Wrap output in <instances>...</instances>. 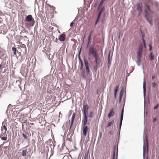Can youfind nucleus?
Segmentation results:
<instances>
[{
    "instance_id": "f257e3e1",
    "label": "nucleus",
    "mask_w": 159,
    "mask_h": 159,
    "mask_svg": "<svg viewBox=\"0 0 159 159\" xmlns=\"http://www.w3.org/2000/svg\"><path fill=\"white\" fill-rule=\"evenodd\" d=\"M91 55L94 57L98 55L97 50L93 46H91L89 48L88 52V56L90 57Z\"/></svg>"
},
{
    "instance_id": "f03ea898",
    "label": "nucleus",
    "mask_w": 159,
    "mask_h": 159,
    "mask_svg": "<svg viewBox=\"0 0 159 159\" xmlns=\"http://www.w3.org/2000/svg\"><path fill=\"white\" fill-rule=\"evenodd\" d=\"M144 17L146 19L147 21L149 23L150 25L151 26H152L153 25V17L149 14L148 11L146 10L145 11Z\"/></svg>"
},
{
    "instance_id": "7ed1b4c3",
    "label": "nucleus",
    "mask_w": 159,
    "mask_h": 159,
    "mask_svg": "<svg viewBox=\"0 0 159 159\" xmlns=\"http://www.w3.org/2000/svg\"><path fill=\"white\" fill-rule=\"evenodd\" d=\"M83 112L84 115L83 120H88L87 114H88V110L89 107L87 105L84 104L83 106Z\"/></svg>"
},
{
    "instance_id": "20e7f679",
    "label": "nucleus",
    "mask_w": 159,
    "mask_h": 159,
    "mask_svg": "<svg viewBox=\"0 0 159 159\" xmlns=\"http://www.w3.org/2000/svg\"><path fill=\"white\" fill-rule=\"evenodd\" d=\"M25 20L27 22H31V26H33L34 25V21L31 15H29L27 16L26 17Z\"/></svg>"
},
{
    "instance_id": "39448f33",
    "label": "nucleus",
    "mask_w": 159,
    "mask_h": 159,
    "mask_svg": "<svg viewBox=\"0 0 159 159\" xmlns=\"http://www.w3.org/2000/svg\"><path fill=\"white\" fill-rule=\"evenodd\" d=\"M143 45L141 44L139 46L138 51L137 52V58H141L142 56L143 52Z\"/></svg>"
},
{
    "instance_id": "423d86ee",
    "label": "nucleus",
    "mask_w": 159,
    "mask_h": 159,
    "mask_svg": "<svg viewBox=\"0 0 159 159\" xmlns=\"http://www.w3.org/2000/svg\"><path fill=\"white\" fill-rule=\"evenodd\" d=\"M85 65V70L86 72L88 75H89L90 74V71L89 68V64L88 61L86 58L84 59Z\"/></svg>"
},
{
    "instance_id": "0eeeda50",
    "label": "nucleus",
    "mask_w": 159,
    "mask_h": 159,
    "mask_svg": "<svg viewBox=\"0 0 159 159\" xmlns=\"http://www.w3.org/2000/svg\"><path fill=\"white\" fill-rule=\"evenodd\" d=\"M88 120H83V133L84 136H86L87 135V133L88 131V127L86 126Z\"/></svg>"
},
{
    "instance_id": "6e6552de",
    "label": "nucleus",
    "mask_w": 159,
    "mask_h": 159,
    "mask_svg": "<svg viewBox=\"0 0 159 159\" xmlns=\"http://www.w3.org/2000/svg\"><path fill=\"white\" fill-rule=\"evenodd\" d=\"M146 139V143L145 144V142L144 141V145L143 146V155H144V154L146 150H147V152H148V141L147 139V136L145 137Z\"/></svg>"
},
{
    "instance_id": "1a4fd4ad",
    "label": "nucleus",
    "mask_w": 159,
    "mask_h": 159,
    "mask_svg": "<svg viewBox=\"0 0 159 159\" xmlns=\"http://www.w3.org/2000/svg\"><path fill=\"white\" fill-rule=\"evenodd\" d=\"M136 10L138 11H142L143 5L141 2L138 3L137 5Z\"/></svg>"
},
{
    "instance_id": "9d476101",
    "label": "nucleus",
    "mask_w": 159,
    "mask_h": 159,
    "mask_svg": "<svg viewBox=\"0 0 159 159\" xmlns=\"http://www.w3.org/2000/svg\"><path fill=\"white\" fill-rule=\"evenodd\" d=\"M96 65H99L101 60L99 57V55L94 57Z\"/></svg>"
},
{
    "instance_id": "9b49d317",
    "label": "nucleus",
    "mask_w": 159,
    "mask_h": 159,
    "mask_svg": "<svg viewBox=\"0 0 159 159\" xmlns=\"http://www.w3.org/2000/svg\"><path fill=\"white\" fill-rule=\"evenodd\" d=\"M75 113H73V114L72 115V117H71V124H70V125L69 128V129H71V128L72 127V126L73 125V123L74 122V119L75 118Z\"/></svg>"
},
{
    "instance_id": "f8f14e48",
    "label": "nucleus",
    "mask_w": 159,
    "mask_h": 159,
    "mask_svg": "<svg viewBox=\"0 0 159 159\" xmlns=\"http://www.w3.org/2000/svg\"><path fill=\"white\" fill-rule=\"evenodd\" d=\"M66 35L62 34L60 35L59 39L60 41H64L65 40Z\"/></svg>"
},
{
    "instance_id": "ddd939ff",
    "label": "nucleus",
    "mask_w": 159,
    "mask_h": 159,
    "mask_svg": "<svg viewBox=\"0 0 159 159\" xmlns=\"http://www.w3.org/2000/svg\"><path fill=\"white\" fill-rule=\"evenodd\" d=\"M114 114V112L113 110V109H111L110 111L109 112L108 114V116L109 118H110L111 117L113 116Z\"/></svg>"
},
{
    "instance_id": "4468645a",
    "label": "nucleus",
    "mask_w": 159,
    "mask_h": 159,
    "mask_svg": "<svg viewBox=\"0 0 159 159\" xmlns=\"http://www.w3.org/2000/svg\"><path fill=\"white\" fill-rule=\"evenodd\" d=\"M110 52H109L108 54V63L107 65H108V68H109L111 64V61L110 60Z\"/></svg>"
},
{
    "instance_id": "2eb2a0df",
    "label": "nucleus",
    "mask_w": 159,
    "mask_h": 159,
    "mask_svg": "<svg viewBox=\"0 0 159 159\" xmlns=\"http://www.w3.org/2000/svg\"><path fill=\"white\" fill-rule=\"evenodd\" d=\"M143 93L144 97L146 93V86L145 82L144 81L143 83Z\"/></svg>"
},
{
    "instance_id": "dca6fc26",
    "label": "nucleus",
    "mask_w": 159,
    "mask_h": 159,
    "mask_svg": "<svg viewBox=\"0 0 159 159\" xmlns=\"http://www.w3.org/2000/svg\"><path fill=\"white\" fill-rule=\"evenodd\" d=\"M32 97H28L27 98V100L26 101H25L26 103H28L32 102V100L31 99V98H32Z\"/></svg>"
},
{
    "instance_id": "f3484780",
    "label": "nucleus",
    "mask_w": 159,
    "mask_h": 159,
    "mask_svg": "<svg viewBox=\"0 0 159 159\" xmlns=\"http://www.w3.org/2000/svg\"><path fill=\"white\" fill-rule=\"evenodd\" d=\"M124 88H122L120 92L119 97L122 98V96L124 93Z\"/></svg>"
},
{
    "instance_id": "a211bd4d",
    "label": "nucleus",
    "mask_w": 159,
    "mask_h": 159,
    "mask_svg": "<svg viewBox=\"0 0 159 159\" xmlns=\"http://www.w3.org/2000/svg\"><path fill=\"white\" fill-rule=\"evenodd\" d=\"M27 152V149H26L25 150H23L22 152V156H26Z\"/></svg>"
},
{
    "instance_id": "6ab92c4d",
    "label": "nucleus",
    "mask_w": 159,
    "mask_h": 159,
    "mask_svg": "<svg viewBox=\"0 0 159 159\" xmlns=\"http://www.w3.org/2000/svg\"><path fill=\"white\" fill-rule=\"evenodd\" d=\"M137 61H136V63L137 65L139 66H140L141 62V58H137Z\"/></svg>"
},
{
    "instance_id": "aec40b11",
    "label": "nucleus",
    "mask_w": 159,
    "mask_h": 159,
    "mask_svg": "<svg viewBox=\"0 0 159 159\" xmlns=\"http://www.w3.org/2000/svg\"><path fill=\"white\" fill-rule=\"evenodd\" d=\"M12 50L14 54L16 56V52L17 51L16 48L15 47H12Z\"/></svg>"
},
{
    "instance_id": "412c9836",
    "label": "nucleus",
    "mask_w": 159,
    "mask_h": 159,
    "mask_svg": "<svg viewBox=\"0 0 159 159\" xmlns=\"http://www.w3.org/2000/svg\"><path fill=\"white\" fill-rule=\"evenodd\" d=\"M55 143L53 142H52V144H50V147L51 149L52 148L53 149L54 147H55Z\"/></svg>"
},
{
    "instance_id": "4be33fe9",
    "label": "nucleus",
    "mask_w": 159,
    "mask_h": 159,
    "mask_svg": "<svg viewBox=\"0 0 159 159\" xmlns=\"http://www.w3.org/2000/svg\"><path fill=\"white\" fill-rule=\"evenodd\" d=\"M150 60L151 61H152L154 59V57L152 55V53H151L149 55Z\"/></svg>"
},
{
    "instance_id": "5701e85b",
    "label": "nucleus",
    "mask_w": 159,
    "mask_h": 159,
    "mask_svg": "<svg viewBox=\"0 0 159 159\" xmlns=\"http://www.w3.org/2000/svg\"><path fill=\"white\" fill-rule=\"evenodd\" d=\"M102 10H100L98 15L97 18L100 19V16L101 15L102 11Z\"/></svg>"
},
{
    "instance_id": "b1692460",
    "label": "nucleus",
    "mask_w": 159,
    "mask_h": 159,
    "mask_svg": "<svg viewBox=\"0 0 159 159\" xmlns=\"http://www.w3.org/2000/svg\"><path fill=\"white\" fill-rule=\"evenodd\" d=\"M119 88V85H117L116 87V88L115 89H114V93H117L118 90V89Z\"/></svg>"
},
{
    "instance_id": "393cba45",
    "label": "nucleus",
    "mask_w": 159,
    "mask_h": 159,
    "mask_svg": "<svg viewBox=\"0 0 159 159\" xmlns=\"http://www.w3.org/2000/svg\"><path fill=\"white\" fill-rule=\"evenodd\" d=\"M113 121H111L110 122L107 124V127H108L111 125H113Z\"/></svg>"
},
{
    "instance_id": "a878e982",
    "label": "nucleus",
    "mask_w": 159,
    "mask_h": 159,
    "mask_svg": "<svg viewBox=\"0 0 159 159\" xmlns=\"http://www.w3.org/2000/svg\"><path fill=\"white\" fill-rule=\"evenodd\" d=\"M122 121H120V124H119V135H120V129H121V125H122Z\"/></svg>"
},
{
    "instance_id": "bb28decb",
    "label": "nucleus",
    "mask_w": 159,
    "mask_h": 159,
    "mask_svg": "<svg viewBox=\"0 0 159 159\" xmlns=\"http://www.w3.org/2000/svg\"><path fill=\"white\" fill-rule=\"evenodd\" d=\"M81 48H80V51H79V61H80V63L82 62H83L82 60H81V59L80 57V51H81Z\"/></svg>"
},
{
    "instance_id": "cd10ccee",
    "label": "nucleus",
    "mask_w": 159,
    "mask_h": 159,
    "mask_svg": "<svg viewBox=\"0 0 159 159\" xmlns=\"http://www.w3.org/2000/svg\"><path fill=\"white\" fill-rule=\"evenodd\" d=\"M99 65H96L95 64V65L94 66L93 68V69L94 70H95V72H96V71H97V68H98L99 67Z\"/></svg>"
},
{
    "instance_id": "c85d7f7f",
    "label": "nucleus",
    "mask_w": 159,
    "mask_h": 159,
    "mask_svg": "<svg viewBox=\"0 0 159 159\" xmlns=\"http://www.w3.org/2000/svg\"><path fill=\"white\" fill-rule=\"evenodd\" d=\"M92 32H93L92 31H91L90 32V33H89V36L88 37V40H90V39L91 37V34H92Z\"/></svg>"
},
{
    "instance_id": "c756f323",
    "label": "nucleus",
    "mask_w": 159,
    "mask_h": 159,
    "mask_svg": "<svg viewBox=\"0 0 159 159\" xmlns=\"http://www.w3.org/2000/svg\"><path fill=\"white\" fill-rule=\"evenodd\" d=\"M123 113H121V115H120V121H122L123 119Z\"/></svg>"
},
{
    "instance_id": "7c9ffc66",
    "label": "nucleus",
    "mask_w": 159,
    "mask_h": 159,
    "mask_svg": "<svg viewBox=\"0 0 159 159\" xmlns=\"http://www.w3.org/2000/svg\"><path fill=\"white\" fill-rule=\"evenodd\" d=\"M115 147L113 150V153L112 155V158H115Z\"/></svg>"
},
{
    "instance_id": "2f4dec72",
    "label": "nucleus",
    "mask_w": 159,
    "mask_h": 159,
    "mask_svg": "<svg viewBox=\"0 0 159 159\" xmlns=\"http://www.w3.org/2000/svg\"><path fill=\"white\" fill-rule=\"evenodd\" d=\"M82 76L84 79H86V76L85 74H82Z\"/></svg>"
},
{
    "instance_id": "473e14b6",
    "label": "nucleus",
    "mask_w": 159,
    "mask_h": 159,
    "mask_svg": "<svg viewBox=\"0 0 159 159\" xmlns=\"http://www.w3.org/2000/svg\"><path fill=\"white\" fill-rule=\"evenodd\" d=\"M82 76L84 79H86V76L85 74H82Z\"/></svg>"
},
{
    "instance_id": "72a5a7b5",
    "label": "nucleus",
    "mask_w": 159,
    "mask_h": 159,
    "mask_svg": "<svg viewBox=\"0 0 159 159\" xmlns=\"http://www.w3.org/2000/svg\"><path fill=\"white\" fill-rule=\"evenodd\" d=\"M85 74V70L84 69H83L81 72V74Z\"/></svg>"
},
{
    "instance_id": "f704fd0d",
    "label": "nucleus",
    "mask_w": 159,
    "mask_h": 159,
    "mask_svg": "<svg viewBox=\"0 0 159 159\" xmlns=\"http://www.w3.org/2000/svg\"><path fill=\"white\" fill-rule=\"evenodd\" d=\"M80 64H81V66H80V69L81 70L82 69L83 67V62H82L80 63Z\"/></svg>"
},
{
    "instance_id": "c9c22d12",
    "label": "nucleus",
    "mask_w": 159,
    "mask_h": 159,
    "mask_svg": "<svg viewBox=\"0 0 159 159\" xmlns=\"http://www.w3.org/2000/svg\"><path fill=\"white\" fill-rule=\"evenodd\" d=\"M1 139L2 140H6L7 139V137H2L1 138Z\"/></svg>"
},
{
    "instance_id": "e433bc0d",
    "label": "nucleus",
    "mask_w": 159,
    "mask_h": 159,
    "mask_svg": "<svg viewBox=\"0 0 159 159\" xmlns=\"http://www.w3.org/2000/svg\"><path fill=\"white\" fill-rule=\"evenodd\" d=\"M22 135H23V137H24V138L25 139H27L28 138H27V136L25 134H23Z\"/></svg>"
},
{
    "instance_id": "4c0bfd02",
    "label": "nucleus",
    "mask_w": 159,
    "mask_h": 159,
    "mask_svg": "<svg viewBox=\"0 0 159 159\" xmlns=\"http://www.w3.org/2000/svg\"><path fill=\"white\" fill-rule=\"evenodd\" d=\"M159 107V104H157L154 107V109L155 110L156 109H157V108H158V107Z\"/></svg>"
},
{
    "instance_id": "58836bf2",
    "label": "nucleus",
    "mask_w": 159,
    "mask_h": 159,
    "mask_svg": "<svg viewBox=\"0 0 159 159\" xmlns=\"http://www.w3.org/2000/svg\"><path fill=\"white\" fill-rule=\"evenodd\" d=\"M156 85L157 84L155 82H153L152 83V86L153 87H155Z\"/></svg>"
},
{
    "instance_id": "ea45409f",
    "label": "nucleus",
    "mask_w": 159,
    "mask_h": 159,
    "mask_svg": "<svg viewBox=\"0 0 159 159\" xmlns=\"http://www.w3.org/2000/svg\"><path fill=\"white\" fill-rule=\"evenodd\" d=\"M92 113H93V112L92 111H91V112H90L89 113V117H92Z\"/></svg>"
},
{
    "instance_id": "a19ab883",
    "label": "nucleus",
    "mask_w": 159,
    "mask_h": 159,
    "mask_svg": "<svg viewBox=\"0 0 159 159\" xmlns=\"http://www.w3.org/2000/svg\"><path fill=\"white\" fill-rule=\"evenodd\" d=\"M99 19H99V18H97V20H96L95 22V25H96L97 24V23L99 21Z\"/></svg>"
},
{
    "instance_id": "79ce46f5",
    "label": "nucleus",
    "mask_w": 159,
    "mask_h": 159,
    "mask_svg": "<svg viewBox=\"0 0 159 159\" xmlns=\"http://www.w3.org/2000/svg\"><path fill=\"white\" fill-rule=\"evenodd\" d=\"M105 1H106V0H102L101 2H100V3H99V5H101L103 2Z\"/></svg>"
},
{
    "instance_id": "37998d69",
    "label": "nucleus",
    "mask_w": 159,
    "mask_h": 159,
    "mask_svg": "<svg viewBox=\"0 0 159 159\" xmlns=\"http://www.w3.org/2000/svg\"><path fill=\"white\" fill-rule=\"evenodd\" d=\"M149 50L151 51L152 49V46L150 44V45H149Z\"/></svg>"
},
{
    "instance_id": "c03bdc74",
    "label": "nucleus",
    "mask_w": 159,
    "mask_h": 159,
    "mask_svg": "<svg viewBox=\"0 0 159 159\" xmlns=\"http://www.w3.org/2000/svg\"><path fill=\"white\" fill-rule=\"evenodd\" d=\"M122 98L119 97V103L120 104V103Z\"/></svg>"
},
{
    "instance_id": "a18cd8bd",
    "label": "nucleus",
    "mask_w": 159,
    "mask_h": 159,
    "mask_svg": "<svg viewBox=\"0 0 159 159\" xmlns=\"http://www.w3.org/2000/svg\"><path fill=\"white\" fill-rule=\"evenodd\" d=\"M74 23L73 22H72L70 23V27H72L73 26V25H74Z\"/></svg>"
},
{
    "instance_id": "49530a36",
    "label": "nucleus",
    "mask_w": 159,
    "mask_h": 159,
    "mask_svg": "<svg viewBox=\"0 0 159 159\" xmlns=\"http://www.w3.org/2000/svg\"><path fill=\"white\" fill-rule=\"evenodd\" d=\"M102 133H100L99 134V136L98 137V138L100 139L102 137Z\"/></svg>"
},
{
    "instance_id": "de8ad7c7",
    "label": "nucleus",
    "mask_w": 159,
    "mask_h": 159,
    "mask_svg": "<svg viewBox=\"0 0 159 159\" xmlns=\"http://www.w3.org/2000/svg\"><path fill=\"white\" fill-rule=\"evenodd\" d=\"M139 13H138V16H140L141 14V12L142 11H139Z\"/></svg>"
},
{
    "instance_id": "09e8293b",
    "label": "nucleus",
    "mask_w": 159,
    "mask_h": 159,
    "mask_svg": "<svg viewBox=\"0 0 159 159\" xmlns=\"http://www.w3.org/2000/svg\"><path fill=\"white\" fill-rule=\"evenodd\" d=\"M124 104L123 108L121 110V113H124Z\"/></svg>"
},
{
    "instance_id": "8fccbe9b",
    "label": "nucleus",
    "mask_w": 159,
    "mask_h": 159,
    "mask_svg": "<svg viewBox=\"0 0 159 159\" xmlns=\"http://www.w3.org/2000/svg\"><path fill=\"white\" fill-rule=\"evenodd\" d=\"M105 9V7H102L101 9L100 10H102V11H103Z\"/></svg>"
},
{
    "instance_id": "3c124183",
    "label": "nucleus",
    "mask_w": 159,
    "mask_h": 159,
    "mask_svg": "<svg viewBox=\"0 0 159 159\" xmlns=\"http://www.w3.org/2000/svg\"><path fill=\"white\" fill-rule=\"evenodd\" d=\"M68 159H72V158L71 156H69L68 157Z\"/></svg>"
},
{
    "instance_id": "603ef678",
    "label": "nucleus",
    "mask_w": 159,
    "mask_h": 159,
    "mask_svg": "<svg viewBox=\"0 0 159 159\" xmlns=\"http://www.w3.org/2000/svg\"><path fill=\"white\" fill-rule=\"evenodd\" d=\"M101 5H99L98 7V10L99 11L100 10V7Z\"/></svg>"
},
{
    "instance_id": "864d4df0",
    "label": "nucleus",
    "mask_w": 159,
    "mask_h": 159,
    "mask_svg": "<svg viewBox=\"0 0 159 159\" xmlns=\"http://www.w3.org/2000/svg\"><path fill=\"white\" fill-rule=\"evenodd\" d=\"M117 157H118V148H117V152H116V159H117Z\"/></svg>"
},
{
    "instance_id": "5fc2aeb1",
    "label": "nucleus",
    "mask_w": 159,
    "mask_h": 159,
    "mask_svg": "<svg viewBox=\"0 0 159 159\" xmlns=\"http://www.w3.org/2000/svg\"><path fill=\"white\" fill-rule=\"evenodd\" d=\"M3 127L4 128V129L5 130V131L7 130V128L5 126H3Z\"/></svg>"
},
{
    "instance_id": "6e6d98bb",
    "label": "nucleus",
    "mask_w": 159,
    "mask_h": 159,
    "mask_svg": "<svg viewBox=\"0 0 159 159\" xmlns=\"http://www.w3.org/2000/svg\"><path fill=\"white\" fill-rule=\"evenodd\" d=\"M146 7L148 9V8H150V7L149 5H146Z\"/></svg>"
},
{
    "instance_id": "4d7b16f0",
    "label": "nucleus",
    "mask_w": 159,
    "mask_h": 159,
    "mask_svg": "<svg viewBox=\"0 0 159 159\" xmlns=\"http://www.w3.org/2000/svg\"><path fill=\"white\" fill-rule=\"evenodd\" d=\"M2 64H0V70L1 69L2 67Z\"/></svg>"
},
{
    "instance_id": "13d9d810",
    "label": "nucleus",
    "mask_w": 159,
    "mask_h": 159,
    "mask_svg": "<svg viewBox=\"0 0 159 159\" xmlns=\"http://www.w3.org/2000/svg\"><path fill=\"white\" fill-rule=\"evenodd\" d=\"M116 93H114V97H115V98H116Z\"/></svg>"
},
{
    "instance_id": "bf43d9fd",
    "label": "nucleus",
    "mask_w": 159,
    "mask_h": 159,
    "mask_svg": "<svg viewBox=\"0 0 159 159\" xmlns=\"http://www.w3.org/2000/svg\"><path fill=\"white\" fill-rule=\"evenodd\" d=\"M58 39L57 38H56V39H55V42H57V41H58Z\"/></svg>"
},
{
    "instance_id": "052dcab7",
    "label": "nucleus",
    "mask_w": 159,
    "mask_h": 159,
    "mask_svg": "<svg viewBox=\"0 0 159 159\" xmlns=\"http://www.w3.org/2000/svg\"><path fill=\"white\" fill-rule=\"evenodd\" d=\"M89 42H90V40H88V44H87V47H88V45H89Z\"/></svg>"
},
{
    "instance_id": "680f3d73",
    "label": "nucleus",
    "mask_w": 159,
    "mask_h": 159,
    "mask_svg": "<svg viewBox=\"0 0 159 159\" xmlns=\"http://www.w3.org/2000/svg\"><path fill=\"white\" fill-rule=\"evenodd\" d=\"M143 42L144 43V45L145 46V41L144 40H143Z\"/></svg>"
},
{
    "instance_id": "e2e57ef3",
    "label": "nucleus",
    "mask_w": 159,
    "mask_h": 159,
    "mask_svg": "<svg viewBox=\"0 0 159 159\" xmlns=\"http://www.w3.org/2000/svg\"><path fill=\"white\" fill-rule=\"evenodd\" d=\"M142 69L143 70V73H144V67H143V66H142Z\"/></svg>"
},
{
    "instance_id": "0e129e2a",
    "label": "nucleus",
    "mask_w": 159,
    "mask_h": 159,
    "mask_svg": "<svg viewBox=\"0 0 159 159\" xmlns=\"http://www.w3.org/2000/svg\"><path fill=\"white\" fill-rule=\"evenodd\" d=\"M155 78V77L154 76H152V79H154Z\"/></svg>"
},
{
    "instance_id": "69168bd1",
    "label": "nucleus",
    "mask_w": 159,
    "mask_h": 159,
    "mask_svg": "<svg viewBox=\"0 0 159 159\" xmlns=\"http://www.w3.org/2000/svg\"><path fill=\"white\" fill-rule=\"evenodd\" d=\"M148 11H149V12H151V10H150V8H148Z\"/></svg>"
},
{
    "instance_id": "338daca9",
    "label": "nucleus",
    "mask_w": 159,
    "mask_h": 159,
    "mask_svg": "<svg viewBox=\"0 0 159 159\" xmlns=\"http://www.w3.org/2000/svg\"><path fill=\"white\" fill-rule=\"evenodd\" d=\"M156 120V118H154L153 119V121L154 122Z\"/></svg>"
},
{
    "instance_id": "774afa93",
    "label": "nucleus",
    "mask_w": 159,
    "mask_h": 159,
    "mask_svg": "<svg viewBox=\"0 0 159 159\" xmlns=\"http://www.w3.org/2000/svg\"><path fill=\"white\" fill-rule=\"evenodd\" d=\"M84 159H87V157L85 156L84 158Z\"/></svg>"
}]
</instances>
